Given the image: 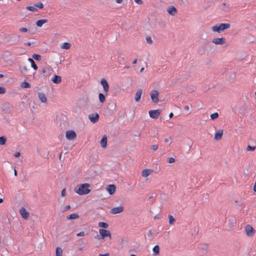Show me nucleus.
Returning a JSON list of instances; mask_svg holds the SVG:
<instances>
[{"mask_svg": "<svg viewBox=\"0 0 256 256\" xmlns=\"http://www.w3.org/2000/svg\"><path fill=\"white\" fill-rule=\"evenodd\" d=\"M90 184L88 183L80 184L77 186L75 188V192L80 196L87 194L90 192V190L88 188Z\"/></svg>", "mask_w": 256, "mask_h": 256, "instance_id": "nucleus-1", "label": "nucleus"}, {"mask_svg": "<svg viewBox=\"0 0 256 256\" xmlns=\"http://www.w3.org/2000/svg\"><path fill=\"white\" fill-rule=\"evenodd\" d=\"M230 28L229 24H219L212 27V30L214 32L220 33L225 30Z\"/></svg>", "mask_w": 256, "mask_h": 256, "instance_id": "nucleus-2", "label": "nucleus"}, {"mask_svg": "<svg viewBox=\"0 0 256 256\" xmlns=\"http://www.w3.org/2000/svg\"><path fill=\"white\" fill-rule=\"evenodd\" d=\"M244 230L248 236L252 237L254 236L256 230L250 224H246L244 227Z\"/></svg>", "mask_w": 256, "mask_h": 256, "instance_id": "nucleus-3", "label": "nucleus"}, {"mask_svg": "<svg viewBox=\"0 0 256 256\" xmlns=\"http://www.w3.org/2000/svg\"><path fill=\"white\" fill-rule=\"evenodd\" d=\"M158 94L159 92L157 90H152L151 91L150 93V96L152 99V100L154 103H158L159 102L158 100Z\"/></svg>", "mask_w": 256, "mask_h": 256, "instance_id": "nucleus-4", "label": "nucleus"}, {"mask_svg": "<svg viewBox=\"0 0 256 256\" xmlns=\"http://www.w3.org/2000/svg\"><path fill=\"white\" fill-rule=\"evenodd\" d=\"M66 137L68 140H72L76 138V134L72 130H68L66 132Z\"/></svg>", "mask_w": 256, "mask_h": 256, "instance_id": "nucleus-5", "label": "nucleus"}, {"mask_svg": "<svg viewBox=\"0 0 256 256\" xmlns=\"http://www.w3.org/2000/svg\"><path fill=\"white\" fill-rule=\"evenodd\" d=\"M99 233L101 235V237L102 239L106 237H109L110 238H111V233L108 230H106L104 228H100L99 230Z\"/></svg>", "mask_w": 256, "mask_h": 256, "instance_id": "nucleus-6", "label": "nucleus"}, {"mask_svg": "<svg viewBox=\"0 0 256 256\" xmlns=\"http://www.w3.org/2000/svg\"><path fill=\"white\" fill-rule=\"evenodd\" d=\"M13 110L12 106L8 103L6 102L2 106V110L6 114H10V113Z\"/></svg>", "mask_w": 256, "mask_h": 256, "instance_id": "nucleus-7", "label": "nucleus"}, {"mask_svg": "<svg viewBox=\"0 0 256 256\" xmlns=\"http://www.w3.org/2000/svg\"><path fill=\"white\" fill-rule=\"evenodd\" d=\"M100 84L102 85L104 92L106 94L109 90V85L106 80L103 78L101 79Z\"/></svg>", "mask_w": 256, "mask_h": 256, "instance_id": "nucleus-8", "label": "nucleus"}, {"mask_svg": "<svg viewBox=\"0 0 256 256\" xmlns=\"http://www.w3.org/2000/svg\"><path fill=\"white\" fill-rule=\"evenodd\" d=\"M148 113L151 118L156 119L160 114V110H151L149 111Z\"/></svg>", "mask_w": 256, "mask_h": 256, "instance_id": "nucleus-9", "label": "nucleus"}, {"mask_svg": "<svg viewBox=\"0 0 256 256\" xmlns=\"http://www.w3.org/2000/svg\"><path fill=\"white\" fill-rule=\"evenodd\" d=\"M124 206H120L112 208L110 210V212L112 214H116L122 212L124 211Z\"/></svg>", "mask_w": 256, "mask_h": 256, "instance_id": "nucleus-10", "label": "nucleus"}, {"mask_svg": "<svg viewBox=\"0 0 256 256\" xmlns=\"http://www.w3.org/2000/svg\"><path fill=\"white\" fill-rule=\"evenodd\" d=\"M88 118L92 122L96 123L98 120L99 115L98 113L92 114H89Z\"/></svg>", "mask_w": 256, "mask_h": 256, "instance_id": "nucleus-11", "label": "nucleus"}, {"mask_svg": "<svg viewBox=\"0 0 256 256\" xmlns=\"http://www.w3.org/2000/svg\"><path fill=\"white\" fill-rule=\"evenodd\" d=\"M106 190L110 195H112L116 192V186L114 184H109L106 188Z\"/></svg>", "mask_w": 256, "mask_h": 256, "instance_id": "nucleus-12", "label": "nucleus"}, {"mask_svg": "<svg viewBox=\"0 0 256 256\" xmlns=\"http://www.w3.org/2000/svg\"><path fill=\"white\" fill-rule=\"evenodd\" d=\"M212 42L216 44H223L225 43V39L224 38H215Z\"/></svg>", "mask_w": 256, "mask_h": 256, "instance_id": "nucleus-13", "label": "nucleus"}, {"mask_svg": "<svg viewBox=\"0 0 256 256\" xmlns=\"http://www.w3.org/2000/svg\"><path fill=\"white\" fill-rule=\"evenodd\" d=\"M223 130L220 129L215 134L214 138L216 140H220L222 138Z\"/></svg>", "mask_w": 256, "mask_h": 256, "instance_id": "nucleus-14", "label": "nucleus"}, {"mask_svg": "<svg viewBox=\"0 0 256 256\" xmlns=\"http://www.w3.org/2000/svg\"><path fill=\"white\" fill-rule=\"evenodd\" d=\"M168 12L171 16H174L177 13V10L174 6H170L168 8Z\"/></svg>", "mask_w": 256, "mask_h": 256, "instance_id": "nucleus-15", "label": "nucleus"}, {"mask_svg": "<svg viewBox=\"0 0 256 256\" xmlns=\"http://www.w3.org/2000/svg\"><path fill=\"white\" fill-rule=\"evenodd\" d=\"M20 212L22 216L24 219H27L28 216V213L24 207L20 209Z\"/></svg>", "mask_w": 256, "mask_h": 256, "instance_id": "nucleus-16", "label": "nucleus"}, {"mask_svg": "<svg viewBox=\"0 0 256 256\" xmlns=\"http://www.w3.org/2000/svg\"><path fill=\"white\" fill-rule=\"evenodd\" d=\"M100 144L101 147L103 148H104L106 147V146H107V136H106L104 135L102 136V138L100 142Z\"/></svg>", "mask_w": 256, "mask_h": 256, "instance_id": "nucleus-17", "label": "nucleus"}, {"mask_svg": "<svg viewBox=\"0 0 256 256\" xmlns=\"http://www.w3.org/2000/svg\"><path fill=\"white\" fill-rule=\"evenodd\" d=\"M51 80L54 84H60L62 82L61 76L57 75H54L51 79Z\"/></svg>", "mask_w": 256, "mask_h": 256, "instance_id": "nucleus-18", "label": "nucleus"}, {"mask_svg": "<svg viewBox=\"0 0 256 256\" xmlns=\"http://www.w3.org/2000/svg\"><path fill=\"white\" fill-rule=\"evenodd\" d=\"M142 89H138L136 93V94H135V100L136 102H138L140 101V98H141V96H142Z\"/></svg>", "mask_w": 256, "mask_h": 256, "instance_id": "nucleus-19", "label": "nucleus"}, {"mask_svg": "<svg viewBox=\"0 0 256 256\" xmlns=\"http://www.w3.org/2000/svg\"><path fill=\"white\" fill-rule=\"evenodd\" d=\"M38 97L42 102L46 103L47 102V98L44 93L38 92Z\"/></svg>", "mask_w": 256, "mask_h": 256, "instance_id": "nucleus-20", "label": "nucleus"}, {"mask_svg": "<svg viewBox=\"0 0 256 256\" xmlns=\"http://www.w3.org/2000/svg\"><path fill=\"white\" fill-rule=\"evenodd\" d=\"M153 170L150 169H145L142 171V176L144 178L148 176L152 172Z\"/></svg>", "mask_w": 256, "mask_h": 256, "instance_id": "nucleus-21", "label": "nucleus"}, {"mask_svg": "<svg viewBox=\"0 0 256 256\" xmlns=\"http://www.w3.org/2000/svg\"><path fill=\"white\" fill-rule=\"evenodd\" d=\"M48 22V20L46 19L40 20L36 22V24L38 27H42L44 24Z\"/></svg>", "mask_w": 256, "mask_h": 256, "instance_id": "nucleus-22", "label": "nucleus"}, {"mask_svg": "<svg viewBox=\"0 0 256 256\" xmlns=\"http://www.w3.org/2000/svg\"><path fill=\"white\" fill-rule=\"evenodd\" d=\"M51 68L49 67L44 68L42 70V73L44 74V76H49L50 74Z\"/></svg>", "mask_w": 256, "mask_h": 256, "instance_id": "nucleus-23", "label": "nucleus"}, {"mask_svg": "<svg viewBox=\"0 0 256 256\" xmlns=\"http://www.w3.org/2000/svg\"><path fill=\"white\" fill-rule=\"evenodd\" d=\"M70 44L69 42H64L60 45V48L64 50H68L70 47Z\"/></svg>", "mask_w": 256, "mask_h": 256, "instance_id": "nucleus-24", "label": "nucleus"}, {"mask_svg": "<svg viewBox=\"0 0 256 256\" xmlns=\"http://www.w3.org/2000/svg\"><path fill=\"white\" fill-rule=\"evenodd\" d=\"M153 252H154V255L156 256L158 255L160 253V248L158 245H156L153 249H152Z\"/></svg>", "mask_w": 256, "mask_h": 256, "instance_id": "nucleus-25", "label": "nucleus"}, {"mask_svg": "<svg viewBox=\"0 0 256 256\" xmlns=\"http://www.w3.org/2000/svg\"><path fill=\"white\" fill-rule=\"evenodd\" d=\"M28 61L30 62L32 67L34 70H38V66L36 64L34 60L32 58H28Z\"/></svg>", "mask_w": 256, "mask_h": 256, "instance_id": "nucleus-26", "label": "nucleus"}, {"mask_svg": "<svg viewBox=\"0 0 256 256\" xmlns=\"http://www.w3.org/2000/svg\"><path fill=\"white\" fill-rule=\"evenodd\" d=\"M62 250L60 247H57L56 250V256H62Z\"/></svg>", "mask_w": 256, "mask_h": 256, "instance_id": "nucleus-27", "label": "nucleus"}, {"mask_svg": "<svg viewBox=\"0 0 256 256\" xmlns=\"http://www.w3.org/2000/svg\"><path fill=\"white\" fill-rule=\"evenodd\" d=\"M79 217L78 215L76 214H72L66 217L67 220H74L78 218Z\"/></svg>", "mask_w": 256, "mask_h": 256, "instance_id": "nucleus-28", "label": "nucleus"}, {"mask_svg": "<svg viewBox=\"0 0 256 256\" xmlns=\"http://www.w3.org/2000/svg\"><path fill=\"white\" fill-rule=\"evenodd\" d=\"M100 102L102 103H104L106 100V97L102 93H100L98 95Z\"/></svg>", "mask_w": 256, "mask_h": 256, "instance_id": "nucleus-29", "label": "nucleus"}, {"mask_svg": "<svg viewBox=\"0 0 256 256\" xmlns=\"http://www.w3.org/2000/svg\"><path fill=\"white\" fill-rule=\"evenodd\" d=\"M20 86L22 88H30V84L26 82H22L21 83V84H20Z\"/></svg>", "mask_w": 256, "mask_h": 256, "instance_id": "nucleus-30", "label": "nucleus"}, {"mask_svg": "<svg viewBox=\"0 0 256 256\" xmlns=\"http://www.w3.org/2000/svg\"><path fill=\"white\" fill-rule=\"evenodd\" d=\"M98 226L102 228H106L108 227V224L104 222H100L98 223Z\"/></svg>", "mask_w": 256, "mask_h": 256, "instance_id": "nucleus-31", "label": "nucleus"}, {"mask_svg": "<svg viewBox=\"0 0 256 256\" xmlns=\"http://www.w3.org/2000/svg\"><path fill=\"white\" fill-rule=\"evenodd\" d=\"M26 10L32 11V12H36L37 11V8H36L35 5L34 6H28L26 8Z\"/></svg>", "mask_w": 256, "mask_h": 256, "instance_id": "nucleus-32", "label": "nucleus"}, {"mask_svg": "<svg viewBox=\"0 0 256 256\" xmlns=\"http://www.w3.org/2000/svg\"><path fill=\"white\" fill-rule=\"evenodd\" d=\"M6 140L4 136H2L0 137V145L5 144L6 143Z\"/></svg>", "mask_w": 256, "mask_h": 256, "instance_id": "nucleus-33", "label": "nucleus"}, {"mask_svg": "<svg viewBox=\"0 0 256 256\" xmlns=\"http://www.w3.org/2000/svg\"><path fill=\"white\" fill-rule=\"evenodd\" d=\"M32 58L36 60H40L42 59L41 56L38 54H33L32 55Z\"/></svg>", "mask_w": 256, "mask_h": 256, "instance_id": "nucleus-34", "label": "nucleus"}, {"mask_svg": "<svg viewBox=\"0 0 256 256\" xmlns=\"http://www.w3.org/2000/svg\"><path fill=\"white\" fill-rule=\"evenodd\" d=\"M168 220H169V224H172L174 222H175V219L174 218V217L171 216H168Z\"/></svg>", "mask_w": 256, "mask_h": 256, "instance_id": "nucleus-35", "label": "nucleus"}, {"mask_svg": "<svg viewBox=\"0 0 256 256\" xmlns=\"http://www.w3.org/2000/svg\"><path fill=\"white\" fill-rule=\"evenodd\" d=\"M153 234L151 230H149L147 234V236L150 240H151L152 238Z\"/></svg>", "mask_w": 256, "mask_h": 256, "instance_id": "nucleus-36", "label": "nucleus"}, {"mask_svg": "<svg viewBox=\"0 0 256 256\" xmlns=\"http://www.w3.org/2000/svg\"><path fill=\"white\" fill-rule=\"evenodd\" d=\"M34 5H35V6L36 8H44V4L41 2H38L36 3V4H35Z\"/></svg>", "mask_w": 256, "mask_h": 256, "instance_id": "nucleus-37", "label": "nucleus"}, {"mask_svg": "<svg viewBox=\"0 0 256 256\" xmlns=\"http://www.w3.org/2000/svg\"><path fill=\"white\" fill-rule=\"evenodd\" d=\"M218 116V114L217 112L214 113L210 115V118L212 120H214Z\"/></svg>", "mask_w": 256, "mask_h": 256, "instance_id": "nucleus-38", "label": "nucleus"}, {"mask_svg": "<svg viewBox=\"0 0 256 256\" xmlns=\"http://www.w3.org/2000/svg\"><path fill=\"white\" fill-rule=\"evenodd\" d=\"M19 31L20 32H22V33H25V32H27L28 30V28H19Z\"/></svg>", "mask_w": 256, "mask_h": 256, "instance_id": "nucleus-39", "label": "nucleus"}, {"mask_svg": "<svg viewBox=\"0 0 256 256\" xmlns=\"http://www.w3.org/2000/svg\"><path fill=\"white\" fill-rule=\"evenodd\" d=\"M255 149H256L255 146H248L246 148V150L248 151H250V152H252V151L254 150Z\"/></svg>", "mask_w": 256, "mask_h": 256, "instance_id": "nucleus-40", "label": "nucleus"}, {"mask_svg": "<svg viewBox=\"0 0 256 256\" xmlns=\"http://www.w3.org/2000/svg\"><path fill=\"white\" fill-rule=\"evenodd\" d=\"M146 41L147 43L149 44H152V40L150 36H146Z\"/></svg>", "mask_w": 256, "mask_h": 256, "instance_id": "nucleus-41", "label": "nucleus"}, {"mask_svg": "<svg viewBox=\"0 0 256 256\" xmlns=\"http://www.w3.org/2000/svg\"><path fill=\"white\" fill-rule=\"evenodd\" d=\"M175 162V159L173 158H170L168 160V162L170 164L173 163Z\"/></svg>", "mask_w": 256, "mask_h": 256, "instance_id": "nucleus-42", "label": "nucleus"}, {"mask_svg": "<svg viewBox=\"0 0 256 256\" xmlns=\"http://www.w3.org/2000/svg\"><path fill=\"white\" fill-rule=\"evenodd\" d=\"M150 148L152 150H156L158 148V146L156 144L152 145Z\"/></svg>", "mask_w": 256, "mask_h": 256, "instance_id": "nucleus-43", "label": "nucleus"}, {"mask_svg": "<svg viewBox=\"0 0 256 256\" xmlns=\"http://www.w3.org/2000/svg\"><path fill=\"white\" fill-rule=\"evenodd\" d=\"M6 92V90L3 87H0V94H4Z\"/></svg>", "mask_w": 256, "mask_h": 256, "instance_id": "nucleus-44", "label": "nucleus"}, {"mask_svg": "<svg viewBox=\"0 0 256 256\" xmlns=\"http://www.w3.org/2000/svg\"><path fill=\"white\" fill-rule=\"evenodd\" d=\"M85 234V233L84 232H81L77 234L76 236H84Z\"/></svg>", "mask_w": 256, "mask_h": 256, "instance_id": "nucleus-45", "label": "nucleus"}, {"mask_svg": "<svg viewBox=\"0 0 256 256\" xmlns=\"http://www.w3.org/2000/svg\"><path fill=\"white\" fill-rule=\"evenodd\" d=\"M171 141V138H166L164 140V142L166 143V142H170Z\"/></svg>", "mask_w": 256, "mask_h": 256, "instance_id": "nucleus-46", "label": "nucleus"}, {"mask_svg": "<svg viewBox=\"0 0 256 256\" xmlns=\"http://www.w3.org/2000/svg\"><path fill=\"white\" fill-rule=\"evenodd\" d=\"M61 196H66V190L63 189L61 192Z\"/></svg>", "mask_w": 256, "mask_h": 256, "instance_id": "nucleus-47", "label": "nucleus"}, {"mask_svg": "<svg viewBox=\"0 0 256 256\" xmlns=\"http://www.w3.org/2000/svg\"><path fill=\"white\" fill-rule=\"evenodd\" d=\"M20 152H16L14 154V156L16 157V158H18L20 156Z\"/></svg>", "mask_w": 256, "mask_h": 256, "instance_id": "nucleus-48", "label": "nucleus"}, {"mask_svg": "<svg viewBox=\"0 0 256 256\" xmlns=\"http://www.w3.org/2000/svg\"><path fill=\"white\" fill-rule=\"evenodd\" d=\"M28 70L27 67L26 66H24L22 68V71L23 72V71H24V72H27Z\"/></svg>", "mask_w": 256, "mask_h": 256, "instance_id": "nucleus-49", "label": "nucleus"}, {"mask_svg": "<svg viewBox=\"0 0 256 256\" xmlns=\"http://www.w3.org/2000/svg\"><path fill=\"white\" fill-rule=\"evenodd\" d=\"M184 110H186V111H188L190 110V108H189V106H185L184 107Z\"/></svg>", "mask_w": 256, "mask_h": 256, "instance_id": "nucleus-50", "label": "nucleus"}, {"mask_svg": "<svg viewBox=\"0 0 256 256\" xmlns=\"http://www.w3.org/2000/svg\"><path fill=\"white\" fill-rule=\"evenodd\" d=\"M95 238L97 239V240H100L102 238V237H101V235L100 234H97L96 236H95Z\"/></svg>", "mask_w": 256, "mask_h": 256, "instance_id": "nucleus-51", "label": "nucleus"}, {"mask_svg": "<svg viewBox=\"0 0 256 256\" xmlns=\"http://www.w3.org/2000/svg\"><path fill=\"white\" fill-rule=\"evenodd\" d=\"M134 2L138 4H142V0H134Z\"/></svg>", "mask_w": 256, "mask_h": 256, "instance_id": "nucleus-52", "label": "nucleus"}, {"mask_svg": "<svg viewBox=\"0 0 256 256\" xmlns=\"http://www.w3.org/2000/svg\"><path fill=\"white\" fill-rule=\"evenodd\" d=\"M253 190L255 192H256V181L255 182L254 186H253Z\"/></svg>", "mask_w": 256, "mask_h": 256, "instance_id": "nucleus-53", "label": "nucleus"}, {"mask_svg": "<svg viewBox=\"0 0 256 256\" xmlns=\"http://www.w3.org/2000/svg\"><path fill=\"white\" fill-rule=\"evenodd\" d=\"M70 208V205H68L66 208H65V210H64V212L66 211L67 210H69Z\"/></svg>", "mask_w": 256, "mask_h": 256, "instance_id": "nucleus-54", "label": "nucleus"}, {"mask_svg": "<svg viewBox=\"0 0 256 256\" xmlns=\"http://www.w3.org/2000/svg\"><path fill=\"white\" fill-rule=\"evenodd\" d=\"M98 256H110V255L108 253H106L105 254H100Z\"/></svg>", "mask_w": 256, "mask_h": 256, "instance_id": "nucleus-55", "label": "nucleus"}, {"mask_svg": "<svg viewBox=\"0 0 256 256\" xmlns=\"http://www.w3.org/2000/svg\"><path fill=\"white\" fill-rule=\"evenodd\" d=\"M24 45L25 46H30L31 45V42H26L24 44Z\"/></svg>", "mask_w": 256, "mask_h": 256, "instance_id": "nucleus-56", "label": "nucleus"}, {"mask_svg": "<svg viewBox=\"0 0 256 256\" xmlns=\"http://www.w3.org/2000/svg\"><path fill=\"white\" fill-rule=\"evenodd\" d=\"M116 1L118 4H121L122 2V0H116Z\"/></svg>", "mask_w": 256, "mask_h": 256, "instance_id": "nucleus-57", "label": "nucleus"}, {"mask_svg": "<svg viewBox=\"0 0 256 256\" xmlns=\"http://www.w3.org/2000/svg\"><path fill=\"white\" fill-rule=\"evenodd\" d=\"M137 62V60L136 59H135L133 62H132V64H136Z\"/></svg>", "mask_w": 256, "mask_h": 256, "instance_id": "nucleus-58", "label": "nucleus"}, {"mask_svg": "<svg viewBox=\"0 0 256 256\" xmlns=\"http://www.w3.org/2000/svg\"><path fill=\"white\" fill-rule=\"evenodd\" d=\"M174 114L172 112H171L170 115H169V116L170 118H172V116H173Z\"/></svg>", "mask_w": 256, "mask_h": 256, "instance_id": "nucleus-59", "label": "nucleus"}, {"mask_svg": "<svg viewBox=\"0 0 256 256\" xmlns=\"http://www.w3.org/2000/svg\"><path fill=\"white\" fill-rule=\"evenodd\" d=\"M144 70V68H141L140 70V72H142Z\"/></svg>", "mask_w": 256, "mask_h": 256, "instance_id": "nucleus-60", "label": "nucleus"}, {"mask_svg": "<svg viewBox=\"0 0 256 256\" xmlns=\"http://www.w3.org/2000/svg\"><path fill=\"white\" fill-rule=\"evenodd\" d=\"M4 201V198H0V204L2 202Z\"/></svg>", "mask_w": 256, "mask_h": 256, "instance_id": "nucleus-61", "label": "nucleus"}, {"mask_svg": "<svg viewBox=\"0 0 256 256\" xmlns=\"http://www.w3.org/2000/svg\"><path fill=\"white\" fill-rule=\"evenodd\" d=\"M17 175V172H16V170H14V176H16Z\"/></svg>", "mask_w": 256, "mask_h": 256, "instance_id": "nucleus-62", "label": "nucleus"}, {"mask_svg": "<svg viewBox=\"0 0 256 256\" xmlns=\"http://www.w3.org/2000/svg\"><path fill=\"white\" fill-rule=\"evenodd\" d=\"M4 77V75L2 74H0V78H2Z\"/></svg>", "mask_w": 256, "mask_h": 256, "instance_id": "nucleus-63", "label": "nucleus"}, {"mask_svg": "<svg viewBox=\"0 0 256 256\" xmlns=\"http://www.w3.org/2000/svg\"><path fill=\"white\" fill-rule=\"evenodd\" d=\"M130 256H136L135 254H132L130 255Z\"/></svg>", "mask_w": 256, "mask_h": 256, "instance_id": "nucleus-64", "label": "nucleus"}]
</instances>
